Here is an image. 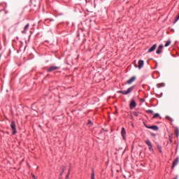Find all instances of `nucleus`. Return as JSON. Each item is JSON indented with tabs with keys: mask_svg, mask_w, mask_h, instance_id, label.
I'll return each mask as SVG.
<instances>
[{
	"mask_svg": "<svg viewBox=\"0 0 179 179\" xmlns=\"http://www.w3.org/2000/svg\"><path fill=\"white\" fill-rule=\"evenodd\" d=\"M159 113H156L153 115L152 118H157V117H159Z\"/></svg>",
	"mask_w": 179,
	"mask_h": 179,
	"instance_id": "obj_18",
	"label": "nucleus"
},
{
	"mask_svg": "<svg viewBox=\"0 0 179 179\" xmlns=\"http://www.w3.org/2000/svg\"><path fill=\"white\" fill-rule=\"evenodd\" d=\"M145 143H146V145H148V146L152 145V143L149 140H145Z\"/></svg>",
	"mask_w": 179,
	"mask_h": 179,
	"instance_id": "obj_14",
	"label": "nucleus"
},
{
	"mask_svg": "<svg viewBox=\"0 0 179 179\" xmlns=\"http://www.w3.org/2000/svg\"><path fill=\"white\" fill-rule=\"evenodd\" d=\"M178 162H179V157H178L173 162L172 169H174V167H176V166L178 164Z\"/></svg>",
	"mask_w": 179,
	"mask_h": 179,
	"instance_id": "obj_6",
	"label": "nucleus"
},
{
	"mask_svg": "<svg viewBox=\"0 0 179 179\" xmlns=\"http://www.w3.org/2000/svg\"><path fill=\"white\" fill-rule=\"evenodd\" d=\"M145 127L148 128V129H152L153 131H159V127L156 125L150 127L145 126Z\"/></svg>",
	"mask_w": 179,
	"mask_h": 179,
	"instance_id": "obj_4",
	"label": "nucleus"
},
{
	"mask_svg": "<svg viewBox=\"0 0 179 179\" xmlns=\"http://www.w3.org/2000/svg\"><path fill=\"white\" fill-rule=\"evenodd\" d=\"M121 135L123 139H125V135H127V131H125V128L122 127L121 131Z\"/></svg>",
	"mask_w": 179,
	"mask_h": 179,
	"instance_id": "obj_8",
	"label": "nucleus"
},
{
	"mask_svg": "<svg viewBox=\"0 0 179 179\" xmlns=\"http://www.w3.org/2000/svg\"><path fill=\"white\" fill-rule=\"evenodd\" d=\"M69 174H70V171H69V173H68V174L66 176V178H69Z\"/></svg>",
	"mask_w": 179,
	"mask_h": 179,
	"instance_id": "obj_22",
	"label": "nucleus"
},
{
	"mask_svg": "<svg viewBox=\"0 0 179 179\" xmlns=\"http://www.w3.org/2000/svg\"><path fill=\"white\" fill-rule=\"evenodd\" d=\"M166 120H169V121H171V122H173L174 121L173 118H171L170 116H166Z\"/></svg>",
	"mask_w": 179,
	"mask_h": 179,
	"instance_id": "obj_15",
	"label": "nucleus"
},
{
	"mask_svg": "<svg viewBox=\"0 0 179 179\" xmlns=\"http://www.w3.org/2000/svg\"><path fill=\"white\" fill-rule=\"evenodd\" d=\"M175 135L178 137L179 135V130H178V127H176L175 128Z\"/></svg>",
	"mask_w": 179,
	"mask_h": 179,
	"instance_id": "obj_13",
	"label": "nucleus"
},
{
	"mask_svg": "<svg viewBox=\"0 0 179 179\" xmlns=\"http://www.w3.org/2000/svg\"><path fill=\"white\" fill-rule=\"evenodd\" d=\"M133 114L135 115V117H138L139 115V113L138 112H134Z\"/></svg>",
	"mask_w": 179,
	"mask_h": 179,
	"instance_id": "obj_17",
	"label": "nucleus"
},
{
	"mask_svg": "<svg viewBox=\"0 0 179 179\" xmlns=\"http://www.w3.org/2000/svg\"><path fill=\"white\" fill-rule=\"evenodd\" d=\"M170 44H171V41H168L165 43V45H170Z\"/></svg>",
	"mask_w": 179,
	"mask_h": 179,
	"instance_id": "obj_20",
	"label": "nucleus"
},
{
	"mask_svg": "<svg viewBox=\"0 0 179 179\" xmlns=\"http://www.w3.org/2000/svg\"><path fill=\"white\" fill-rule=\"evenodd\" d=\"M57 69H59V67L53 66L48 69V72H52L54 71H57Z\"/></svg>",
	"mask_w": 179,
	"mask_h": 179,
	"instance_id": "obj_5",
	"label": "nucleus"
},
{
	"mask_svg": "<svg viewBox=\"0 0 179 179\" xmlns=\"http://www.w3.org/2000/svg\"><path fill=\"white\" fill-rule=\"evenodd\" d=\"M155 50H156V45H153L152 48H150L148 50V52H152V51H155Z\"/></svg>",
	"mask_w": 179,
	"mask_h": 179,
	"instance_id": "obj_11",
	"label": "nucleus"
},
{
	"mask_svg": "<svg viewBox=\"0 0 179 179\" xmlns=\"http://www.w3.org/2000/svg\"><path fill=\"white\" fill-rule=\"evenodd\" d=\"M64 171H65V169H63L62 173H60V176H62V174H64Z\"/></svg>",
	"mask_w": 179,
	"mask_h": 179,
	"instance_id": "obj_23",
	"label": "nucleus"
},
{
	"mask_svg": "<svg viewBox=\"0 0 179 179\" xmlns=\"http://www.w3.org/2000/svg\"><path fill=\"white\" fill-rule=\"evenodd\" d=\"M1 5H2V3H0V6H1Z\"/></svg>",
	"mask_w": 179,
	"mask_h": 179,
	"instance_id": "obj_28",
	"label": "nucleus"
},
{
	"mask_svg": "<svg viewBox=\"0 0 179 179\" xmlns=\"http://www.w3.org/2000/svg\"><path fill=\"white\" fill-rule=\"evenodd\" d=\"M34 179H36V178H34Z\"/></svg>",
	"mask_w": 179,
	"mask_h": 179,
	"instance_id": "obj_31",
	"label": "nucleus"
},
{
	"mask_svg": "<svg viewBox=\"0 0 179 179\" xmlns=\"http://www.w3.org/2000/svg\"><path fill=\"white\" fill-rule=\"evenodd\" d=\"M163 50V45H159L158 49L157 50V54H162V51Z\"/></svg>",
	"mask_w": 179,
	"mask_h": 179,
	"instance_id": "obj_9",
	"label": "nucleus"
},
{
	"mask_svg": "<svg viewBox=\"0 0 179 179\" xmlns=\"http://www.w3.org/2000/svg\"><path fill=\"white\" fill-rule=\"evenodd\" d=\"M146 113H148V114H153V110H146Z\"/></svg>",
	"mask_w": 179,
	"mask_h": 179,
	"instance_id": "obj_16",
	"label": "nucleus"
},
{
	"mask_svg": "<svg viewBox=\"0 0 179 179\" xmlns=\"http://www.w3.org/2000/svg\"><path fill=\"white\" fill-rule=\"evenodd\" d=\"M134 87H135L134 86H132L128 88L127 90L117 91V93H122V94H124V95L129 94V93H131L132 90H134Z\"/></svg>",
	"mask_w": 179,
	"mask_h": 179,
	"instance_id": "obj_1",
	"label": "nucleus"
},
{
	"mask_svg": "<svg viewBox=\"0 0 179 179\" xmlns=\"http://www.w3.org/2000/svg\"><path fill=\"white\" fill-rule=\"evenodd\" d=\"M30 27V24H27L24 29V31H22V33H25L26 31L29 30V27Z\"/></svg>",
	"mask_w": 179,
	"mask_h": 179,
	"instance_id": "obj_12",
	"label": "nucleus"
},
{
	"mask_svg": "<svg viewBox=\"0 0 179 179\" xmlns=\"http://www.w3.org/2000/svg\"><path fill=\"white\" fill-rule=\"evenodd\" d=\"M135 80H136V77H131L129 80H127V85H131L134 83V82H135Z\"/></svg>",
	"mask_w": 179,
	"mask_h": 179,
	"instance_id": "obj_3",
	"label": "nucleus"
},
{
	"mask_svg": "<svg viewBox=\"0 0 179 179\" xmlns=\"http://www.w3.org/2000/svg\"><path fill=\"white\" fill-rule=\"evenodd\" d=\"M159 152L162 153V148H159Z\"/></svg>",
	"mask_w": 179,
	"mask_h": 179,
	"instance_id": "obj_25",
	"label": "nucleus"
},
{
	"mask_svg": "<svg viewBox=\"0 0 179 179\" xmlns=\"http://www.w3.org/2000/svg\"><path fill=\"white\" fill-rule=\"evenodd\" d=\"M154 45H156V44H154Z\"/></svg>",
	"mask_w": 179,
	"mask_h": 179,
	"instance_id": "obj_30",
	"label": "nucleus"
},
{
	"mask_svg": "<svg viewBox=\"0 0 179 179\" xmlns=\"http://www.w3.org/2000/svg\"><path fill=\"white\" fill-rule=\"evenodd\" d=\"M136 107V102H135V100H132L130 103V108L132 110V108H135Z\"/></svg>",
	"mask_w": 179,
	"mask_h": 179,
	"instance_id": "obj_7",
	"label": "nucleus"
},
{
	"mask_svg": "<svg viewBox=\"0 0 179 179\" xmlns=\"http://www.w3.org/2000/svg\"><path fill=\"white\" fill-rule=\"evenodd\" d=\"M170 141L171 142V138H170Z\"/></svg>",
	"mask_w": 179,
	"mask_h": 179,
	"instance_id": "obj_29",
	"label": "nucleus"
},
{
	"mask_svg": "<svg viewBox=\"0 0 179 179\" xmlns=\"http://www.w3.org/2000/svg\"><path fill=\"white\" fill-rule=\"evenodd\" d=\"M92 123V122H90V120L89 121V122H88V124H91Z\"/></svg>",
	"mask_w": 179,
	"mask_h": 179,
	"instance_id": "obj_26",
	"label": "nucleus"
},
{
	"mask_svg": "<svg viewBox=\"0 0 179 179\" xmlns=\"http://www.w3.org/2000/svg\"><path fill=\"white\" fill-rule=\"evenodd\" d=\"M91 179H94V171H92V173L91 175Z\"/></svg>",
	"mask_w": 179,
	"mask_h": 179,
	"instance_id": "obj_21",
	"label": "nucleus"
},
{
	"mask_svg": "<svg viewBox=\"0 0 179 179\" xmlns=\"http://www.w3.org/2000/svg\"><path fill=\"white\" fill-rule=\"evenodd\" d=\"M32 177L33 178H36V176H34V174H32Z\"/></svg>",
	"mask_w": 179,
	"mask_h": 179,
	"instance_id": "obj_24",
	"label": "nucleus"
},
{
	"mask_svg": "<svg viewBox=\"0 0 179 179\" xmlns=\"http://www.w3.org/2000/svg\"><path fill=\"white\" fill-rule=\"evenodd\" d=\"M149 150L150 152H153V147L152 146V145L149 146Z\"/></svg>",
	"mask_w": 179,
	"mask_h": 179,
	"instance_id": "obj_19",
	"label": "nucleus"
},
{
	"mask_svg": "<svg viewBox=\"0 0 179 179\" xmlns=\"http://www.w3.org/2000/svg\"><path fill=\"white\" fill-rule=\"evenodd\" d=\"M66 179H69V178H66Z\"/></svg>",
	"mask_w": 179,
	"mask_h": 179,
	"instance_id": "obj_27",
	"label": "nucleus"
},
{
	"mask_svg": "<svg viewBox=\"0 0 179 179\" xmlns=\"http://www.w3.org/2000/svg\"><path fill=\"white\" fill-rule=\"evenodd\" d=\"M143 60H139L138 61V69H142V67L143 66Z\"/></svg>",
	"mask_w": 179,
	"mask_h": 179,
	"instance_id": "obj_10",
	"label": "nucleus"
},
{
	"mask_svg": "<svg viewBox=\"0 0 179 179\" xmlns=\"http://www.w3.org/2000/svg\"><path fill=\"white\" fill-rule=\"evenodd\" d=\"M10 128L13 130V135H16L17 131L16 130V124L15 121L11 122Z\"/></svg>",
	"mask_w": 179,
	"mask_h": 179,
	"instance_id": "obj_2",
	"label": "nucleus"
}]
</instances>
